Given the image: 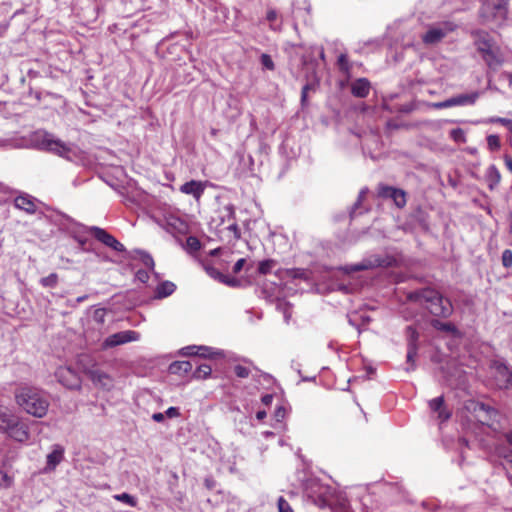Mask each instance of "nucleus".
I'll return each mask as SVG.
<instances>
[{"label": "nucleus", "instance_id": "1", "mask_svg": "<svg viewBox=\"0 0 512 512\" xmlns=\"http://www.w3.org/2000/svg\"><path fill=\"white\" fill-rule=\"evenodd\" d=\"M15 401L24 412L36 418H43L49 408L46 393L36 387H19L15 391Z\"/></svg>", "mask_w": 512, "mask_h": 512}, {"label": "nucleus", "instance_id": "2", "mask_svg": "<svg viewBox=\"0 0 512 512\" xmlns=\"http://www.w3.org/2000/svg\"><path fill=\"white\" fill-rule=\"evenodd\" d=\"M411 300L419 302L434 316L447 318L453 312V306L449 299L444 298L438 291L425 288L410 293Z\"/></svg>", "mask_w": 512, "mask_h": 512}, {"label": "nucleus", "instance_id": "3", "mask_svg": "<svg viewBox=\"0 0 512 512\" xmlns=\"http://www.w3.org/2000/svg\"><path fill=\"white\" fill-rule=\"evenodd\" d=\"M474 44L489 69L496 71L504 62L499 46L494 38L484 30L473 32Z\"/></svg>", "mask_w": 512, "mask_h": 512}, {"label": "nucleus", "instance_id": "4", "mask_svg": "<svg viewBox=\"0 0 512 512\" xmlns=\"http://www.w3.org/2000/svg\"><path fill=\"white\" fill-rule=\"evenodd\" d=\"M478 13L482 24L502 27L508 18L509 0H483Z\"/></svg>", "mask_w": 512, "mask_h": 512}, {"label": "nucleus", "instance_id": "5", "mask_svg": "<svg viewBox=\"0 0 512 512\" xmlns=\"http://www.w3.org/2000/svg\"><path fill=\"white\" fill-rule=\"evenodd\" d=\"M38 144L41 149L53 152L61 157L66 156L71 152V148L60 139L53 138L52 134L39 133Z\"/></svg>", "mask_w": 512, "mask_h": 512}, {"label": "nucleus", "instance_id": "6", "mask_svg": "<svg viewBox=\"0 0 512 512\" xmlns=\"http://www.w3.org/2000/svg\"><path fill=\"white\" fill-rule=\"evenodd\" d=\"M394 260L391 257L371 256L358 264L347 265L342 268L345 273L358 272L362 270L373 269L376 267H389Z\"/></svg>", "mask_w": 512, "mask_h": 512}, {"label": "nucleus", "instance_id": "7", "mask_svg": "<svg viewBox=\"0 0 512 512\" xmlns=\"http://www.w3.org/2000/svg\"><path fill=\"white\" fill-rule=\"evenodd\" d=\"M455 29V25L451 22H444L439 26H433L422 36L425 44H436L440 42L448 32Z\"/></svg>", "mask_w": 512, "mask_h": 512}, {"label": "nucleus", "instance_id": "8", "mask_svg": "<svg viewBox=\"0 0 512 512\" xmlns=\"http://www.w3.org/2000/svg\"><path fill=\"white\" fill-rule=\"evenodd\" d=\"M378 195L381 198L391 199L397 208L405 207L407 202L404 190L384 184L378 186Z\"/></svg>", "mask_w": 512, "mask_h": 512}, {"label": "nucleus", "instance_id": "9", "mask_svg": "<svg viewBox=\"0 0 512 512\" xmlns=\"http://www.w3.org/2000/svg\"><path fill=\"white\" fill-rule=\"evenodd\" d=\"M85 374L88 375L93 384L98 388L109 391L114 387L113 378L109 374L98 369L97 367H85Z\"/></svg>", "mask_w": 512, "mask_h": 512}, {"label": "nucleus", "instance_id": "10", "mask_svg": "<svg viewBox=\"0 0 512 512\" xmlns=\"http://www.w3.org/2000/svg\"><path fill=\"white\" fill-rule=\"evenodd\" d=\"M139 339V334L136 331L126 330L114 333L108 336L102 346L103 348H112L122 344H126L132 341H137Z\"/></svg>", "mask_w": 512, "mask_h": 512}, {"label": "nucleus", "instance_id": "11", "mask_svg": "<svg viewBox=\"0 0 512 512\" xmlns=\"http://www.w3.org/2000/svg\"><path fill=\"white\" fill-rule=\"evenodd\" d=\"M89 232L101 243L112 248L117 252L125 251V247L122 243H120L114 236L109 234L106 230L97 227L91 226L89 228Z\"/></svg>", "mask_w": 512, "mask_h": 512}, {"label": "nucleus", "instance_id": "12", "mask_svg": "<svg viewBox=\"0 0 512 512\" xmlns=\"http://www.w3.org/2000/svg\"><path fill=\"white\" fill-rule=\"evenodd\" d=\"M494 379L500 389L512 388V370L504 363L496 362L494 364Z\"/></svg>", "mask_w": 512, "mask_h": 512}, {"label": "nucleus", "instance_id": "13", "mask_svg": "<svg viewBox=\"0 0 512 512\" xmlns=\"http://www.w3.org/2000/svg\"><path fill=\"white\" fill-rule=\"evenodd\" d=\"M8 437L19 443H26L30 440V428L26 421L20 418L13 428H10L6 433Z\"/></svg>", "mask_w": 512, "mask_h": 512}, {"label": "nucleus", "instance_id": "14", "mask_svg": "<svg viewBox=\"0 0 512 512\" xmlns=\"http://www.w3.org/2000/svg\"><path fill=\"white\" fill-rule=\"evenodd\" d=\"M58 381L69 389H79L81 382L77 373L69 367H60L56 371Z\"/></svg>", "mask_w": 512, "mask_h": 512}, {"label": "nucleus", "instance_id": "15", "mask_svg": "<svg viewBox=\"0 0 512 512\" xmlns=\"http://www.w3.org/2000/svg\"><path fill=\"white\" fill-rule=\"evenodd\" d=\"M183 354L186 356H200L203 358H218L223 356V351L214 349L209 346L191 345L182 349Z\"/></svg>", "mask_w": 512, "mask_h": 512}, {"label": "nucleus", "instance_id": "16", "mask_svg": "<svg viewBox=\"0 0 512 512\" xmlns=\"http://www.w3.org/2000/svg\"><path fill=\"white\" fill-rule=\"evenodd\" d=\"M38 200L29 194L23 193L14 199L15 208L26 212L27 214H35L37 211Z\"/></svg>", "mask_w": 512, "mask_h": 512}, {"label": "nucleus", "instance_id": "17", "mask_svg": "<svg viewBox=\"0 0 512 512\" xmlns=\"http://www.w3.org/2000/svg\"><path fill=\"white\" fill-rule=\"evenodd\" d=\"M20 418L13 410L0 406V432L6 433Z\"/></svg>", "mask_w": 512, "mask_h": 512}, {"label": "nucleus", "instance_id": "18", "mask_svg": "<svg viewBox=\"0 0 512 512\" xmlns=\"http://www.w3.org/2000/svg\"><path fill=\"white\" fill-rule=\"evenodd\" d=\"M204 270L211 278H213L214 280H217L221 283H224L228 286L234 287L238 284V280L223 274L217 268H215L214 266H212L210 264H204Z\"/></svg>", "mask_w": 512, "mask_h": 512}, {"label": "nucleus", "instance_id": "19", "mask_svg": "<svg viewBox=\"0 0 512 512\" xmlns=\"http://www.w3.org/2000/svg\"><path fill=\"white\" fill-rule=\"evenodd\" d=\"M64 457V449L60 445H55L51 453L47 455V463L45 472L55 470L56 466L61 463Z\"/></svg>", "mask_w": 512, "mask_h": 512}, {"label": "nucleus", "instance_id": "20", "mask_svg": "<svg viewBox=\"0 0 512 512\" xmlns=\"http://www.w3.org/2000/svg\"><path fill=\"white\" fill-rule=\"evenodd\" d=\"M370 82L366 78H359L351 85V93L358 98H365L370 92Z\"/></svg>", "mask_w": 512, "mask_h": 512}, {"label": "nucleus", "instance_id": "21", "mask_svg": "<svg viewBox=\"0 0 512 512\" xmlns=\"http://www.w3.org/2000/svg\"><path fill=\"white\" fill-rule=\"evenodd\" d=\"M429 407L433 412L438 413V418L441 421H446L450 418L451 414L444 406V397L439 396L429 401Z\"/></svg>", "mask_w": 512, "mask_h": 512}, {"label": "nucleus", "instance_id": "22", "mask_svg": "<svg viewBox=\"0 0 512 512\" xmlns=\"http://www.w3.org/2000/svg\"><path fill=\"white\" fill-rule=\"evenodd\" d=\"M479 92L475 91L468 94H460L449 98L451 107L453 106H465L474 104L479 98Z\"/></svg>", "mask_w": 512, "mask_h": 512}, {"label": "nucleus", "instance_id": "23", "mask_svg": "<svg viewBox=\"0 0 512 512\" xmlns=\"http://www.w3.org/2000/svg\"><path fill=\"white\" fill-rule=\"evenodd\" d=\"M180 191L182 193L192 195L196 199H199L204 192V186L202 185V183L200 181L191 180V181L184 183L180 187Z\"/></svg>", "mask_w": 512, "mask_h": 512}, {"label": "nucleus", "instance_id": "24", "mask_svg": "<svg viewBox=\"0 0 512 512\" xmlns=\"http://www.w3.org/2000/svg\"><path fill=\"white\" fill-rule=\"evenodd\" d=\"M191 361H175L169 365V372L176 375H186L192 371Z\"/></svg>", "mask_w": 512, "mask_h": 512}, {"label": "nucleus", "instance_id": "25", "mask_svg": "<svg viewBox=\"0 0 512 512\" xmlns=\"http://www.w3.org/2000/svg\"><path fill=\"white\" fill-rule=\"evenodd\" d=\"M176 289V285L170 281L160 283L156 288V295L158 298H165L170 296Z\"/></svg>", "mask_w": 512, "mask_h": 512}, {"label": "nucleus", "instance_id": "26", "mask_svg": "<svg viewBox=\"0 0 512 512\" xmlns=\"http://www.w3.org/2000/svg\"><path fill=\"white\" fill-rule=\"evenodd\" d=\"M134 253L135 259H139L145 267H147L151 271H154L155 263L152 256L149 253L143 250H135Z\"/></svg>", "mask_w": 512, "mask_h": 512}, {"label": "nucleus", "instance_id": "27", "mask_svg": "<svg viewBox=\"0 0 512 512\" xmlns=\"http://www.w3.org/2000/svg\"><path fill=\"white\" fill-rule=\"evenodd\" d=\"M487 180L490 189H494L501 180V175L496 166L491 165L487 170Z\"/></svg>", "mask_w": 512, "mask_h": 512}, {"label": "nucleus", "instance_id": "28", "mask_svg": "<svg viewBox=\"0 0 512 512\" xmlns=\"http://www.w3.org/2000/svg\"><path fill=\"white\" fill-rule=\"evenodd\" d=\"M184 250L189 254H194L201 249V242L195 236H189L185 244L182 245Z\"/></svg>", "mask_w": 512, "mask_h": 512}, {"label": "nucleus", "instance_id": "29", "mask_svg": "<svg viewBox=\"0 0 512 512\" xmlns=\"http://www.w3.org/2000/svg\"><path fill=\"white\" fill-rule=\"evenodd\" d=\"M431 325L433 328H435L439 331H444V332H448L451 334H456L458 332L455 325H453L452 323H449V322L445 323V322H441L437 319H433L431 321Z\"/></svg>", "mask_w": 512, "mask_h": 512}, {"label": "nucleus", "instance_id": "30", "mask_svg": "<svg viewBox=\"0 0 512 512\" xmlns=\"http://www.w3.org/2000/svg\"><path fill=\"white\" fill-rule=\"evenodd\" d=\"M212 368L207 364H200L193 372L192 377L195 379H206L211 375Z\"/></svg>", "mask_w": 512, "mask_h": 512}, {"label": "nucleus", "instance_id": "31", "mask_svg": "<svg viewBox=\"0 0 512 512\" xmlns=\"http://www.w3.org/2000/svg\"><path fill=\"white\" fill-rule=\"evenodd\" d=\"M278 19V12L275 9H268L266 20L270 23V28L274 31L280 30L281 24H276Z\"/></svg>", "mask_w": 512, "mask_h": 512}, {"label": "nucleus", "instance_id": "32", "mask_svg": "<svg viewBox=\"0 0 512 512\" xmlns=\"http://www.w3.org/2000/svg\"><path fill=\"white\" fill-rule=\"evenodd\" d=\"M114 499L123 503L128 504L131 507H135L137 505L136 498L128 493H121L114 495Z\"/></svg>", "mask_w": 512, "mask_h": 512}, {"label": "nucleus", "instance_id": "33", "mask_svg": "<svg viewBox=\"0 0 512 512\" xmlns=\"http://www.w3.org/2000/svg\"><path fill=\"white\" fill-rule=\"evenodd\" d=\"M78 364L81 366L83 371L85 372V367L88 368H96L95 361L87 354H82L78 358Z\"/></svg>", "mask_w": 512, "mask_h": 512}, {"label": "nucleus", "instance_id": "34", "mask_svg": "<svg viewBox=\"0 0 512 512\" xmlns=\"http://www.w3.org/2000/svg\"><path fill=\"white\" fill-rule=\"evenodd\" d=\"M277 309L283 313L285 322L289 323L292 315L291 305L288 302H279L277 304Z\"/></svg>", "mask_w": 512, "mask_h": 512}, {"label": "nucleus", "instance_id": "35", "mask_svg": "<svg viewBox=\"0 0 512 512\" xmlns=\"http://www.w3.org/2000/svg\"><path fill=\"white\" fill-rule=\"evenodd\" d=\"M418 346L407 345V363L411 365V370L415 367V357L417 355ZM407 370H410L408 368Z\"/></svg>", "mask_w": 512, "mask_h": 512}, {"label": "nucleus", "instance_id": "36", "mask_svg": "<svg viewBox=\"0 0 512 512\" xmlns=\"http://www.w3.org/2000/svg\"><path fill=\"white\" fill-rule=\"evenodd\" d=\"M406 334L408 339L407 345L417 346V341L419 338L417 330L413 326H408L406 328Z\"/></svg>", "mask_w": 512, "mask_h": 512}, {"label": "nucleus", "instance_id": "37", "mask_svg": "<svg viewBox=\"0 0 512 512\" xmlns=\"http://www.w3.org/2000/svg\"><path fill=\"white\" fill-rule=\"evenodd\" d=\"M275 266V261L268 259L263 260L259 263L258 271L260 274L266 275L271 272L272 268Z\"/></svg>", "mask_w": 512, "mask_h": 512}, {"label": "nucleus", "instance_id": "38", "mask_svg": "<svg viewBox=\"0 0 512 512\" xmlns=\"http://www.w3.org/2000/svg\"><path fill=\"white\" fill-rule=\"evenodd\" d=\"M496 453L500 458H503L508 463H512V450L505 447V446H499L496 448Z\"/></svg>", "mask_w": 512, "mask_h": 512}, {"label": "nucleus", "instance_id": "39", "mask_svg": "<svg viewBox=\"0 0 512 512\" xmlns=\"http://www.w3.org/2000/svg\"><path fill=\"white\" fill-rule=\"evenodd\" d=\"M58 282V275L56 273H51L48 276L41 279V284L44 287H55Z\"/></svg>", "mask_w": 512, "mask_h": 512}, {"label": "nucleus", "instance_id": "40", "mask_svg": "<svg viewBox=\"0 0 512 512\" xmlns=\"http://www.w3.org/2000/svg\"><path fill=\"white\" fill-rule=\"evenodd\" d=\"M450 137L458 143H464L466 141L465 133L461 128L452 129L450 131Z\"/></svg>", "mask_w": 512, "mask_h": 512}, {"label": "nucleus", "instance_id": "41", "mask_svg": "<svg viewBox=\"0 0 512 512\" xmlns=\"http://www.w3.org/2000/svg\"><path fill=\"white\" fill-rule=\"evenodd\" d=\"M277 506L279 512H294L287 500L280 496L277 500Z\"/></svg>", "mask_w": 512, "mask_h": 512}, {"label": "nucleus", "instance_id": "42", "mask_svg": "<svg viewBox=\"0 0 512 512\" xmlns=\"http://www.w3.org/2000/svg\"><path fill=\"white\" fill-rule=\"evenodd\" d=\"M501 260H502V265L505 268L512 267V251L510 249H505L502 252Z\"/></svg>", "mask_w": 512, "mask_h": 512}, {"label": "nucleus", "instance_id": "43", "mask_svg": "<svg viewBox=\"0 0 512 512\" xmlns=\"http://www.w3.org/2000/svg\"><path fill=\"white\" fill-rule=\"evenodd\" d=\"M487 145L490 150H498L500 148V139L497 135H489L487 137Z\"/></svg>", "mask_w": 512, "mask_h": 512}, {"label": "nucleus", "instance_id": "44", "mask_svg": "<svg viewBox=\"0 0 512 512\" xmlns=\"http://www.w3.org/2000/svg\"><path fill=\"white\" fill-rule=\"evenodd\" d=\"M261 64L268 70H274L275 65L272 58L268 54H262L260 57Z\"/></svg>", "mask_w": 512, "mask_h": 512}, {"label": "nucleus", "instance_id": "45", "mask_svg": "<svg viewBox=\"0 0 512 512\" xmlns=\"http://www.w3.org/2000/svg\"><path fill=\"white\" fill-rule=\"evenodd\" d=\"M234 372L239 378H247L250 374V370L242 365H236Z\"/></svg>", "mask_w": 512, "mask_h": 512}, {"label": "nucleus", "instance_id": "46", "mask_svg": "<svg viewBox=\"0 0 512 512\" xmlns=\"http://www.w3.org/2000/svg\"><path fill=\"white\" fill-rule=\"evenodd\" d=\"M366 192H367V190H366V189H362V190L360 191L359 196H358V199H357V201L355 202V204L353 205L352 210H351V212H350V216H351V217H354V214H355V212H356V209L361 205V203H362V201H363V199H364V197H365V195H366Z\"/></svg>", "mask_w": 512, "mask_h": 512}, {"label": "nucleus", "instance_id": "47", "mask_svg": "<svg viewBox=\"0 0 512 512\" xmlns=\"http://www.w3.org/2000/svg\"><path fill=\"white\" fill-rule=\"evenodd\" d=\"M366 192H367V190H366V189H362V190L360 191L359 196H358V199H357V201L355 202V204L353 205L352 210H351V212H350V216H351V217H354V214H355V212H356V209L361 205V203H362V201H363V199H364V197H365V195H366Z\"/></svg>", "mask_w": 512, "mask_h": 512}, {"label": "nucleus", "instance_id": "48", "mask_svg": "<svg viewBox=\"0 0 512 512\" xmlns=\"http://www.w3.org/2000/svg\"><path fill=\"white\" fill-rule=\"evenodd\" d=\"M12 478L4 471L0 470V486L10 487Z\"/></svg>", "mask_w": 512, "mask_h": 512}, {"label": "nucleus", "instance_id": "49", "mask_svg": "<svg viewBox=\"0 0 512 512\" xmlns=\"http://www.w3.org/2000/svg\"><path fill=\"white\" fill-rule=\"evenodd\" d=\"M478 407H479V410L485 411L489 415L490 419H493L498 415L497 410H495L494 408H492L490 406H487L485 404H479Z\"/></svg>", "mask_w": 512, "mask_h": 512}, {"label": "nucleus", "instance_id": "50", "mask_svg": "<svg viewBox=\"0 0 512 512\" xmlns=\"http://www.w3.org/2000/svg\"><path fill=\"white\" fill-rule=\"evenodd\" d=\"M313 87L314 86L310 83H307L306 85L303 86L302 91H301V103L303 106L306 105L308 91L313 89Z\"/></svg>", "mask_w": 512, "mask_h": 512}, {"label": "nucleus", "instance_id": "51", "mask_svg": "<svg viewBox=\"0 0 512 512\" xmlns=\"http://www.w3.org/2000/svg\"><path fill=\"white\" fill-rule=\"evenodd\" d=\"M338 65H339V67H340V69L342 71H348L349 70L348 59H347V56L345 54H341L338 57Z\"/></svg>", "mask_w": 512, "mask_h": 512}, {"label": "nucleus", "instance_id": "52", "mask_svg": "<svg viewBox=\"0 0 512 512\" xmlns=\"http://www.w3.org/2000/svg\"><path fill=\"white\" fill-rule=\"evenodd\" d=\"M286 415V410L284 407H278L274 412V418L277 422H282Z\"/></svg>", "mask_w": 512, "mask_h": 512}, {"label": "nucleus", "instance_id": "53", "mask_svg": "<svg viewBox=\"0 0 512 512\" xmlns=\"http://www.w3.org/2000/svg\"><path fill=\"white\" fill-rule=\"evenodd\" d=\"M136 277L142 283H146L149 280L148 272L146 270H142V269H140L136 272Z\"/></svg>", "mask_w": 512, "mask_h": 512}, {"label": "nucleus", "instance_id": "54", "mask_svg": "<svg viewBox=\"0 0 512 512\" xmlns=\"http://www.w3.org/2000/svg\"><path fill=\"white\" fill-rule=\"evenodd\" d=\"M510 121H511V119L502 118V117H493V118L490 119L491 123H499V124H502L505 127H507L508 124H510Z\"/></svg>", "mask_w": 512, "mask_h": 512}, {"label": "nucleus", "instance_id": "55", "mask_svg": "<svg viewBox=\"0 0 512 512\" xmlns=\"http://www.w3.org/2000/svg\"><path fill=\"white\" fill-rule=\"evenodd\" d=\"M245 262H246V260H245L244 258L239 259V260L234 264V266H233V269H232L233 273H234V274L239 273V272L242 270V268H243V266H244Z\"/></svg>", "mask_w": 512, "mask_h": 512}, {"label": "nucleus", "instance_id": "56", "mask_svg": "<svg viewBox=\"0 0 512 512\" xmlns=\"http://www.w3.org/2000/svg\"><path fill=\"white\" fill-rule=\"evenodd\" d=\"M179 410L178 408L176 407H169L166 411H165V415L169 418H174V417H178L179 416Z\"/></svg>", "mask_w": 512, "mask_h": 512}, {"label": "nucleus", "instance_id": "57", "mask_svg": "<svg viewBox=\"0 0 512 512\" xmlns=\"http://www.w3.org/2000/svg\"><path fill=\"white\" fill-rule=\"evenodd\" d=\"M228 229L234 233L235 238L241 237L240 229L236 223H232L228 226Z\"/></svg>", "mask_w": 512, "mask_h": 512}, {"label": "nucleus", "instance_id": "58", "mask_svg": "<svg viewBox=\"0 0 512 512\" xmlns=\"http://www.w3.org/2000/svg\"><path fill=\"white\" fill-rule=\"evenodd\" d=\"M74 239L78 242L79 248L83 251L86 250L87 239L79 236H75Z\"/></svg>", "mask_w": 512, "mask_h": 512}, {"label": "nucleus", "instance_id": "59", "mask_svg": "<svg viewBox=\"0 0 512 512\" xmlns=\"http://www.w3.org/2000/svg\"><path fill=\"white\" fill-rule=\"evenodd\" d=\"M272 400H273L272 394H266V395L262 396V398H261V401L264 405H270L272 403Z\"/></svg>", "mask_w": 512, "mask_h": 512}, {"label": "nucleus", "instance_id": "60", "mask_svg": "<svg viewBox=\"0 0 512 512\" xmlns=\"http://www.w3.org/2000/svg\"><path fill=\"white\" fill-rule=\"evenodd\" d=\"M152 419L155 421V422H162L164 419H165V415L163 413H154L152 415Z\"/></svg>", "mask_w": 512, "mask_h": 512}, {"label": "nucleus", "instance_id": "61", "mask_svg": "<svg viewBox=\"0 0 512 512\" xmlns=\"http://www.w3.org/2000/svg\"><path fill=\"white\" fill-rule=\"evenodd\" d=\"M505 164H506L508 170L512 173V157L506 156Z\"/></svg>", "mask_w": 512, "mask_h": 512}, {"label": "nucleus", "instance_id": "62", "mask_svg": "<svg viewBox=\"0 0 512 512\" xmlns=\"http://www.w3.org/2000/svg\"><path fill=\"white\" fill-rule=\"evenodd\" d=\"M266 411L265 410H260L256 413V418L258 420H263L265 417H266Z\"/></svg>", "mask_w": 512, "mask_h": 512}, {"label": "nucleus", "instance_id": "63", "mask_svg": "<svg viewBox=\"0 0 512 512\" xmlns=\"http://www.w3.org/2000/svg\"><path fill=\"white\" fill-rule=\"evenodd\" d=\"M504 437L506 441L512 446V431L506 432Z\"/></svg>", "mask_w": 512, "mask_h": 512}, {"label": "nucleus", "instance_id": "64", "mask_svg": "<svg viewBox=\"0 0 512 512\" xmlns=\"http://www.w3.org/2000/svg\"><path fill=\"white\" fill-rule=\"evenodd\" d=\"M432 107L435 108V109H444L443 108V102H436V103H433L432 104Z\"/></svg>", "mask_w": 512, "mask_h": 512}]
</instances>
